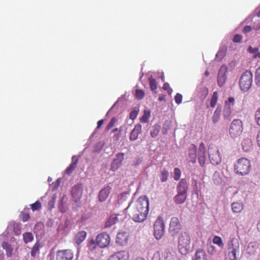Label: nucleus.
<instances>
[{
    "label": "nucleus",
    "mask_w": 260,
    "mask_h": 260,
    "mask_svg": "<svg viewBox=\"0 0 260 260\" xmlns=\"http://www.w3.org/2000/svg\"><path fill=\"white\" fill-rule=\"evenodd\" d=\"M126 209L135 221L143 222L146 219L149 212V200L146 196L140 197L135 202L129 204Z\"/></svg>",
    "instance_id": "obj_1"
},
{
    "label": "nucleus",
    "mask_w": 260,
    "mask_h": 260,
    "mask_svg": "<svg viewBox=\"0 0 260 260\" xmlns=\"http://www.w3.org/2000/svg\"><path fill=\"white\" fill-rule=\"evenodd\" d=\"M191 238L187 232H182L178 237V248L181 254L186 255L190 251Z\"/></svg>",
    "instance_id": "obj_2"
},
{
    "label": "nucleus",
    "mask_w": 260,
    "mask_h": 260,
    "mask_svg": "<svg viewBox=\"0 0 260 260\" xmlns=\"http://www.w3.org/2000/svg\"><path fill=\"white\" fill-rule=\"evenodd\" d=\"M234 168L236 174L242 176L247 175L251 169L250 162L245 157L240 158L235 164Z\"/></svg>",
    "instance_id": "obj_3"
},
{
    "label": "nucleus",
    "mask_w": 260,
    "mask_h": 260,
    "mask_svg": "<svg viewBox=\"0 0 260 260\" xmlns=\"http://www.w3.org/2000/svg\"><path fill=\"white\" fill-rule=\"evenodd\" d=\"M253 75L251 71L246 70L241 75L239 81L240 89L244 92L247 91L251 86Z\"/></svg>",
    "instance_id": "obj_4"
},
{
    "label": "nucleus",
    "mask_w": 260,
    "mask_h": 260,
    "mask_svg": "<svg viewBox=\"0 0 260 260\" xmlns=\"http://www.w3.org/2000/svg\"><path fill=\"white\" fill-rule=\"evenodd\" d=\"M243 131V124L240 119H234L231 123L229 128V133L232 138L239 137Z\"/></svg>",
    "instance_id": "obj_5"
},
{
    "label": "nucleus",
    "mask_w": 260,
    "mask_h": 260,
    "mask_svg": "<svg viewBox=\"0 0 260 260\" xmlns=\"http://www.w3.org/2000/svg\"><path fill=\"white\" fill-rule=\"evenodd\" d=\"M165 225L162 217L159 216L154 224V236L157 240L160 239L164 235Z\"/></svg>",
    "instance_id": "obj_6"
},
{
    "label": "nucleus",
    "mask_w": 260,
    "mask_h": 260,
    "mask_svg": "<svg viewBox=\"0 0 260 260\" xmlns=\"http://www.w3.org/2000/svg\"><path fill=\"white\" fill-rule=\"evenodd\" d=\"M182 229V225L179 219L176 217H173L171 218L169 232L172 236H175L179 233Z\"/></svg>",
    "instance_id": "obj_7"
},
{
    "label": "nucleus",
    "mask_w": 260,
    "mask_h": 260,
    "mask_svg": "<svg viewBox=\"0 0 260 260\" xmlns=\"http://www.w3.org/2000/svg\"><path fill=\"white\" fill-rule=\"evenodd\" d=\"M110 242V237L109 235L105 232L99 234L96 238L97 245L101 247L105 248L108 246Z\"/></svg>",
    "instance_id": "obj_8"
},
{
    "label": "nucleus",
    "mask_w": 260,
    "mask_h": 260,
    "mask_svg": "<svg viewBox=\"0 0 260 260\" xmlns=\"http://www.w3.org/2000/svg\"><path fill=\"white\" fill-rule=\"evenodd\" d=\"M124 153H118L116 155L115 158L113 159L111 164L110 170L115 172L117 171L122 165L124 160Z\"/></svg>",
    "instance_id": "obj_9"
},
{
    "label": "nucleus",
    "mask_w": 260,
    "mask_h": 260,
    "mask_svg": "<svg viewBox=\"0 0 260 260\" xmlns=\"http://www.w3.org/2000/svg\"><path fill=\"white\" fill-rule=\"evenodd\" d=\"M206 149L205 145L203 142H202L199 146V150L198 153V161L200 165L203 167L205 164L206 161Z\"/></svg>",
    "instance_id": "obj_10"
},
{
    "label": "nucleus",
    "mask_w": 260,
    "mask_h": 260,
    "mask_svg": "<svg viewBox=\"0 0 260 260\" xmlns=\"http://www.w3.org/2000/svg\"><path fill=\"white\" fill-rule=\"evenodd\" d=\"M129 253L127 251L121 250L111 255L108 260H129Z\"/></svg>",
    "instance_id": "obj_11"
},
{
    "label": "nucleus",
    "mask_w": 260,
    "mask_h": 260,
    "mask_svg": "<svg viewBox=\"0 0 260 260\" xmlns=\"http://www.w3.org/2000/svg\"><path fill=\"white\" fill-rule=\"evenodd\" d=\"M129 238V234L126 232H119L116 237V242L120 246L126 245Z\"/></svg>",
    "instance_id": "obj_12"
},
{
    "label": "nucleus",
    "mask_w": 260,
    "mask_h": 260,
    "mask_svg": "<svg viewBox=\"0 0 260 260\" xmlns=\"http://www.w3.org/2000/svg\"><path fill=\"white\" fill-rule=\"evenodd\" d=\"M73 198L75 202H78L82 197L83 194V186L81 184L74 186L71 191Z\"/></svg>",
    "instance_id": "obj_13"
},
{
    "label": "nucleus",
    "mask_w": 260,
    "mask_h": 260,
    "mask_svg": "<svg viewBox=\"0 0 260 260\" xmlns=\"http://www.w3.org/2000/svg\"><path fill=\"white\" fill-rule=\"evenodd\" d=\"M226 69L224 67H221L218 72L217 76V83L219 87H222L226 80Z\"/></svg>",
    "instance_id": "obj_14"
},
{
    "label": "nucleus",
    "mask_w": 260,
    "mask_h": 260,
    "mask_svg": "<svg viewBox=\"0 0 260 260\" xmlns=\"http://www.w3.org/2000/svg\"><path fill=\"white\" fill-rule=\"evenodd\" d=\"M209 157L213 165H217L220 162V158L218 151L216 149H212L209 151Z\"/></svg>",
    "instance_id": "obj_15"
},
{
    "label": "nucleus",
    "mask_w": 260,
    "mask_h": 260,
    "mask_svg": "<svg viewBox=\"0 0 260 260\" xmlns=\"http://www.w3.org/2000/svg\"><path fill=\"white\" fill-rule=\"evenodd\" d=\"M197 147L192 144L189 147L187 159L189 162L194 164L196 162Z\"/></svg>",
    "instance_id": "obj_16"
},
{
    "label": "nucleus",
    "mask_w": 260,
    "mask_h": 260,
    "mask_svg": "<svg viewBox=\"0 0 260 260\" xmlns=\"http://www.w3.org/2000/svg\"><path fill=\"white\" fill-rule=\"evenodd\" d=\"M142 132V125L140 124H137L135 126L134 128L130 133L129 140L132 141L136 140L139 135Z\"/></svg>",
    "instance_id": "obj_17"
},
{
    "label": "nucleus",
    "mask_w": 260,
    "mask_h": 260,
    "mask_svg": "<svg viewBox=\"0 0 260 260\" xmlns=\"http://www.w3.org/2000/svg\"><path fill=\"white\" fill-rule=\"evenodd\" d=\"M187 189L188 185L186 180L185 179H181L177 186V193L187 194Z\"/></svg>",
    "instance_id": "obj_18"
},
{
    "label": "nucleus",
    "mask_w": 260,
    "mask_h": 260,
    "mask_svg": "<svg viewBox=\"0 0 260 260\" xmlns=\"http://www.w3.org/2000/svg\"><path fill=\"white\" fill-rule=\"evenodd\" d=\"M242 150L245 152L251 151L253 148V144L250 138H244L241 142Z\"/></svg>",
    "instance_id": "obj_19"
},
{
    "label": "nucleus",
    "mask_w": 260,
    "mask_h": 260,
    "mask_svg": "<svg viewBox=\"0 0 260 260\" xmlns=\"http://www.w3.org/2000/svg\"><path fill=\"white\" fill-rule=\"evenodd\" d=\"M111 187L107 186L101 190L99 194V199L100 202H102L106 200L110 192Z\"/></svg>",
    "instance_id": "obj_20"
},
{
    "label": "nucleus",
    "mask_w": 260,
    "mask_h": 260,
    "mask_svg": "<svg viewBox=\"0 0 260 260\" xmlns=\"http://www.w3.org/2000/svg\"><path fill=\"white\" fill-rule=\"evenodd\" d=\"M87 233L84 231L78 232L75 236L74 241L77 245L80 244L86 238Z\"/></svg>",
    "instance_id": "obj_21"
},
{
    "label": "nucleus",
    "mask_w": 260,
    "mask_h": 260,
    "mask_svg": "<svg viewBox=\"0 0 260 260\" xmlns=\"http://www.w3.org/2000/svg\"><path fill=\"white\" fill-rule=\"evenodd\" d=\"M78 162V158L76 156L72 157V162L71 164L66 169V173L71 174L77 167Z\"/></svg>",
    "instance_id": "obj_22"
},
{
    "label": "nucleus",
    "mask_w": 260,
    "mask_h": 260,
    "mask_svg": "<svg viewBox=\"0 0 260 260\" xmlns=\"http://www.w3.org/2000/svg\"><path fill=\"white\" fill-rule=\"evenodd\" d=\"M194 260H207V255L205 251L202 249H198L195 253Z\"/></svg>",
    "instance_id": "obj_23"
},
{
    "label": "nucleus",
    "mask_w": 260,
    "mask_h": 260,
    "mask_svg": "<svg viewBox=\"0 0 260 260\" xmlns=\"http://www.w3.org/2000/svg\"><path fill=\"white\" fill-rule=\"evenodd\" d=\"M228 250H239V243L236 238H232L228 245Z\"/></svg>",
    "instance_id": "obj_24"
},
{
    "label": "nucleus",
    "mask_w": 260,
    "mask_h": 260,
    "mask_svg": "<svg viewBox=\"0 0 260 260\" xmlns=\"http://www.w3.org/2000/svg\"><path fill=\"white\" fill-rule=\"evenodd\" d=\"M118 221L117 216L116 214L111 215L105 222V228H110Z\"/></svg>",
    "instance_id": "obj_25"
},
{
    "label": "nucleus",
    "mask_w": 260,
    "mask_h": 260,
    "mask_svg": "<svg viewBox=\"0 0 260 260\" xmlns=\"http://www.w3.org/2000/svg\"><path fill=\"white\" fill-rule=\"evenodd\" d=\"M186 194L177 193L174 198V201L176 204H182L186 201Z\"/></svg>",
    "instance_id": "obj_26"
},
{
    "label": "nucleus",
    "mask_w": 260,
    "mask_h": 260,
    "mask_svg": "<svg viewBox=\"0 0 260 260\" xmlns=\"http://www.w3.org/2000/svg\"><path fill=\"white\" fill-rule=\"evenodd\" d=\"M232 115V108L230 104L225 103L223 110V115L225 119H229Z\"/></svg>",
    "instance_id": "obj_27"
},
{
    "label": "nucleus",
    "mask_w": 260,
    "mask_h": 260,
    "mask_svg": "<svg viewBox=\"0 0 260 260\" xmlns=\"http://www.w3.org/2000/svg\"><path fill=\"white\" fill-rule=\"evenodd\" d=\"M244 205L242 202H234L232 204V211L235 213H240L243 209Z\"/></svg>",
    "instance_id": "obj_28"
},
{
    "label": "nucleus",
    "mask_w": 260,
    "mask_h": 260,
    "mask_svg": "<svg viewBox=\"0 0 260 260\" xmlns=\"http://www.w3.org/2000/svg\"><path fill=\"white\" fill-rule=\"evenodd\" d=\"M2 246L6 250L7 256L11 257L13 253V248L11 245L7 242H3L2 244Z\"/></svg>",
    "instance_id": "obj_29"
},
{
    "label": "nucleus",
    "mask_w": 260,
    "mask_h": 260,
    "mask_svg": "<svg viewBox=\"0 0 260 260\" xmlns=\"http://www.w3.org/2000/svg\"><path fill=\"white\" fill-rule=\"evenodd\" d=\"M41 247L40 243L39 242H36L31 248L30 252L31 256L36 257L40 253V249Z\"/></svg>",
    "instance_id": "obj_30"
},
{
    "label": "nucleus",
    "mask_w": 260,
    "mask_h": 260,
    "mask_svg": "<svg viewBox=\"0 0 260 260\" xmlns=\"http://www.w3.org/2000/svg\"><path fill=\"white\" fill-rule=\"evenodd\" d=\"M258 248L257 245L255 242H250L248 246V253L250 255L254 254Z\"/></svg>",
    "instance_id": "obj_31"
},
{
    "label": "nucleus",
    "mask_w": 260,
    "mask_h": 260,
    "mask_svg": "<svg viewBox=\"0 0 260 260\" xmlns=\"http://www.w3.org/2000/svg\"><path fill=\"white\" fill-rule=\"evenodd\" d=\"M229 256L230 260H237L239 250H228Z\"/></svg>",
    "instance_id": "obj_32"
},
{
    "label": "nucleus",
    "mask_w": 260,
    "mask_h": 260,
    "mask_svg": "<svg viewBox=\"0 0 260 260\" xmlns=\"http://www.w3.org/2000/svg\"><path fill=\"white\" fill-rule=\"evenodd\" d=\"M23 239L24 242L27 244L34 240V236L31 233L26 232L23 234Z\"/></svg>",
    "instance_id": "obj_33"
},
{
    "label": "nucleus",
    "mask_w": 260,
    "mask_h": 260,
    "mask_svg": "<svg viewBox=\"0 0 260 260\" xmlns=\"http://www.w3.org/2000/svg\"><path fill=\"white\" fill-rule=\"evenodd\" d=\"M149 83L150 85V87L153 91H154L155 93L156 92V89H157V83L156 80L152 78V77L149 78Z\"/></svg>",
    "instance_id": "obj_34"
},
{
    "label": "nucleus",
    "mask_w": 260,
    "mask_h": 260,
    "mask_svg": "<svg viewBox=\"0 0 260 260\" xmlns=\"http://www.w3.org/2000/svg\"><path fill=\"white\" fill-rule=\"evenodd\" d=\"M169 174V172L165 169L161 171L160 174V181L162 182H166L168 180Z\"/></svg>",
    "instance_id": "obj_35"
},
{
    "label": "nucleus",
    "mask_w": 260,
    "mask_h": 260,
    "mask_svg": "<svg viewBox=\"0 0 260 260\" xmlns=\"http://www.w3.org/2000/svg\"><path fill=\"white\" fill-rule=\"evenodd\" d=\"M218 100V92L217 91H214L212 96L211 101H210V106L212 108H214L216 105L217 102Z\"/></svg>",
    "instance_id": "obj_36"
},
{
    "label": "nucleus",
    "mask_w": 260,
    "mask_h": 260,
    "mask_svg": "<svg viewBox=\"0 0 260 260\" xmlns=\"http://www.w3.org/2000/svg\"><path fill=\"white\" fill-rule=\"evenodd\" d=\"M160 129V126L154 125L150 132V135L152 138H156L159 134Z\"/></svg>",
    "instance_id": "obj_37"
},
{
    "label": "nucleus",
    "mask_w": 260,
    "mask_h": 260,
    "mask_svg": "<svg viewBox=\"0 0 260 260\" xmlns=\"http://www.w3.org/2000/svg\"><path fill=\"white\" fill-rule=\"evenodd\" d=\"M213 242L214 244L217 245L219 247L222 248L223 247L224 244L222 239L219 236H215L213 239Z\"/></svg>",
    "instance_id": "obj_38"
},
{
    "label": "nucleus",
    "mask_w": 260,
    "mask_h": 260,
    "mask_svg": "<svg viewBox=\"0 0 260 260\" xmlns=\"http://www.w3.org/2000/svg\"><path fill=\"white\" fill-rule=\"evenodd\" d=\"M31 209L32 211L39 210L42 208L41 203L39 201H37L30 205Z\"/></svg>",
    "instance_id": "obj_39"
},
{
    "label": "nucleus",
    "mask_w": 260,
    "mask_h": 260,
    "mask_svg": "<svg viewBox=\"0 0 260 260\" xmlns=\"http://www.w3.org/2000/svg\"><path fill=\"white\" fill-rule=\"evenodd\" d=\"M116 121H117L116 118L115 117H112L110 119L108 124L106 126V127L105 128V131L107 132L109 131L112 127H113L114 126V125H115Z\"/></svg>",
    "instance_id": "obj_40"
},
{
    "label": "nucleus",
    "mask_w": 260,
    "mask_h": 260,
    "mask_svg": "<svg viewBox=\"0 0 260 260\" xmlns=\"http://www.w3.org/2000/svg\"><path fill=\"white\" fill-rule=\"evenodd\" d=\"M255 82L257 86H260V67H259L255 73Z\"/></svg>",
    "instance_id": "obj_41"
},
{
    "label": "nucleus",
    "mask_w": 260,
    "mask_h": 260,
    "mask_svg": "<svg viewBox=\"0 0 260 260\" xmlns=\"http://www.w3.org/2000/svg\"><path fill=\"white\" fill-rule=\"evenodd\" d=\"M56 260H65V250H58L56 254Z\"/></svg>",
    "instance_id": "obj_42"
},
{
    "label": "nucleus",
    "mask_w": 260,
    "mask_h": 260,
    "mask_svg": "<svg viewBox=\"0 0 260 260\" xmlns=\"http://www.w3.org/2000/svg\"><path fill=\"white\" fill-rule=\"evenodd\" d=\"M174 179L175 180L178 181L180 179L181 177V172L179 168H175L174 169Z\"/></svg>",
    "instance_id": "obj_43"
},
{
    "label": "nucleus",
    "mask_w": 260,
    "mask_h": 260,
    "mask_svg": "<svg viewBox=\"0 0 260 260\" xmlns=\"http://www.w3.org/2000/svg\"><path fill=\"white\" fill-rule=\"evenodd\" d=\"M145 95L144 91L141 89H137L136 90L135 96L138 100H142Z\"/></svg>",
    "instance_id": "obj_44"
},
{
    "label": "nucleus",
    "mask_w": 260,
    "mask_h": 260,
    "mask_svg": "<svg viewBox=\"0 0 260 260\" xmlns=\"http://www.w3.org/2000/svg\"><path fill=\"white\" fill-rule=\"evenodd\" d=\"M64 196H63L61 198V200L60 201V203L58 206V208L59 211L62 212L64 213L65 212V208L64 206V202H63V199H64Z\"/></svg>",
    "instance_id": "obj_45"
},
{
    "label": "nucleus",
    "mask_w": 260,
    "mask_h": 260,
    "mask_svg": "<svg viewBox=\"0 0 260 260\" xmlns=\"http://www.w3.org/2000/svg\"><path fill=\"white\" fill-rule=\"evenodd\" d=\"M255 119L256 124L260 126V108L255 112Z\"/></svg>",
    "instance_id": "obj_46"
},
{
    "label": "nucleus",
    "mask_w": 260,
    "mask_h": 260,
    "mask_svg": "<svg viewBox=\"0 0 260 260\" xmlns=\"http://www.w3.org/2000/svg\"><path fill=\"white\" fill-rule=\"evenodd\" d=\"M73 257V253L71 250L66 249V260H72Z\"/></svg>",
    "instance_id": "obj_47"
},
{
    "label": "nucleus",
    "mask_w": 260,
    "mask_h": 260,
    "mask_svg": "<svg viewBox=\"0 0 260 260\" xmlns=\"http://www.w3.org/2000/svg\"><path fill=\"white\" fill-rule=\"evenodd\" d=\"M182 95L181 94L177 93L175 96V101L176 103L179 105L182 102Z\"/></svg>",
    "instance_id": "obj_48"
},
{
    "label": "nucleus",
    "mask_w": 260,
    "mask_h": 260,
    "mask_svg": "<svg viewBox=\"0 0 260 260\" xmlns=\"http://www.w3.org/2000/svg\"><path fill=\"white\" fill-rule=\"evenodd\" d=\"M162 88L164 90H167L168 91V93H169V94H171L173 91L172 88L170 87L169 84L167 82L163 84Z\"/></svg>",
    "instance_id": "obj_49"
},
{
    "label": "nucleus",
    "mask_w": 260,
    "mask_h": 260,
    "mask_svg": "<svg viewBox=\"0 0 260 260\" xmlns=\"http://www.w3.org/2000/svg\"><path fill=\"white\" fill-rule=\"evenodd\" d=\"M219 118V112H218L217 109L214 112L213 116V121L214 123H216L218 121Z\"/></svg>",
    "instance_id": "obj_50"
},
{
    "label": "nucleus",
    "mask_w": 260,
    "mask_h": 260,
    "mask_svg": "<svg viewBox=\"0 0 260 260\" xmlns=\"http://www.w3.org/2000/svg\"><path fill=\"white\" fill-rule=\"evenodd\" d=\"M138 114V111L136 110H134L131 112L129 114V118L132 120H134L136 118L137 115Z\"/></svg>",
    "instance_id": "obj_51"
},
{
    "label": "nucleus",
    "mask_w": 260,
    "mask_h": 260,
    "mask_svg": "<svg viewBox=\"0 0 260 260\" xmlns=\"http://www.w3.org/2000/svg\"><path fill=\"white\" fill-rule=\"evenodd\" d=\"M242 36L240 35L237 34L235 35L233 38V42L235 43H239L242 41Z\"/></svg>",
    "instance_id": "obj_52"
},
{
    "label": "nucleus",
    "mask_w": 260,
    "mask_h": 260,
    "mask_svg": "<svg viewBox=\"0 0 260 260\" xmlns=\"http://www.w3.org/2000/svg\"><path fill=\"white\" fill-rule=\"evenodd\" d=\"M225 53L224 50H220L217 53L216 56L217 57H219L220 58H222L225 55Z\"/></svg>",
    "instance_id": "obj_53"
},
{
    "label": "nucleus",
    "mask_w": 260,
    "mask_h": 260,
    "mask_svg": "<svg viewBox=\"0 0 260 260\" xmlns=\"http://www.w3.org/2000/svg\"><path fill=\"white\" fill-rule=\"evenodd\" d=\"M248 51L251 53L255 54L258 52V48H253L251 46H250L248 48Z\"/></svg>",
    "instance_id": "obj_54"
},
{
    "label": "nucleus",
    "mask_w": 260,
    "mask_h": 260,
    "mask_svg": "<svg viewBox=\"0 0 260 260\" xmlns=\"http://www.w3.org/2000/svg\"><path fill=\"white\" fill-rule=\"evenodd\" d=\"M30 218L29 215L28 213H23L22 215V221L23 222L27 221Z\"/></svg>",
    "instance_id": "obj_55"
},
{
    "label": "nucleus",
    "mask_w": 260,
    "mask_h": 260,
    "mask_svg": "<svg viewBox=\"0 0 260 260\" xmlns=\"http://www.w3.org/2000/svg\"><path fill=\"white\" fill-rule=\"evenodd\" d=\"M251 30H252V27L250 26L246 25L244 27L243 32L245 34H247V33L250 32Z\"/></svg>",
    "instance_id": "obj_56"
},
{
    "label": "nucleus",
    "mask_w": 260,
    "mask_h": 260,
    "mask_svg": "<svg viewBox=\"0 0 260 260\" xmlns=\"http://www.w3.org/2000/svg\"><path fill=\"white\" fill-rule=\"evenodd\" d=\"M14 232L15 234L17 236L19 235L21 233L20 229L18 226H16L14 228Z\"/></svg>",
    "instance_id": "obj_57"
},
{
    "label": "nucleus",
    "mask_w": 260,
    "mask_h": 260,
    "mask_svg": "<svg viewBox=\"0 0 260 260\" xmlns=\"http://www.w3.org/2000/svg\"><path fill=\"white\" fill-rule=\"evenodd\" d=\"M253 29L255 30H258L260 29V21L254 23L253 25Z\"/></svg>",
    "instance_id": "obj_58"
},
{
    "label": "nucleus",
    "mask_w": 260,
    "mask_h": 260,
    "mask_svg": "<svg viewBox=\"0 0 260 260\" xmlns=\"http://www.w3.org/2000/svg\"><path fill=\"white\" fill-rule=\"evenodd\" d=\"M104 122V119H101L98 122L96 129H100Z\"/></svg>",
    "instance_id": "obj_59"
},
{
    "label": "nucleus",
    "mask_w": 260,
    "mask_h": 260,
    "mask_svg": "<svg viewBox=\"0 0 260 260\" xmlns=\"http://www.w3.org/2000/svg\"><path fill=\"white\" fill-rule=\"evenodd\" d=\"M60 183V179L59 178L54 183V185L53 188L54 189L57 188L59 186Z\"/></svg>",
    "instance_id": "obj_60"
},
{
    "label": "nucleus",
    "mask_w": 260,
    "mask_h": 260,
    "mask_svg": "<svg viewBox=\"0 0 260 260\" xmlns=\"http://www.w3.org/2000/svg\"><path fill=\"white\" fill-rule=\"evenodd\" d=\"M257 143L259 147H260V131L258 132L256 136Z\"/></svg>",
    "instance_id": "obj_61"
},
{
    "label": "nucleus",
    "mask_w": 260,
    "mask_h": 260,
    "mask_svg": "<svg viewBox=\"0 0 260 260\" xmlns=\"http://www.w3.org/2000/svg\"><path fill=\"white\" fill-rule=\"evenodd\" d=\"M217 177H218V174H215L213 176V180L214 181V183H219V181H220V179H219V180H217V179H216Z\"/></svg>",
    "instance_id": "obj_62"
},
{
    "label": "nucleus",
    "mask_w": 260,
    "mask_h": 260,
    "mask_svg": "<svg viewBox=\"0 0 260 260\" xmlns=\"http://www.w3.org/2000/svg\"><path fill=\"white\" fill-rule=\"evenodd\" d=\"M234 101H235V99L233 97H230L228 99V101L229 102V103H232L233 105H234Z\"/></svg>",
    "instance_id": "obj_63"
},
{
    "label": "nucleus",
    "mask_w": 260,
    "mask_h": 260,
    "mask_svg": "<svg viewBox=\"0 0 260 260\" xmlns=\"http://www.w3.org/2000/svg\"><path fill=\"white\" fill-rule=\"evenodd\" d=\"M253 57L260 58V52H257L254 55Z\"/></svg>",
    "instance_id": "obj_64"
}]
</instances>
